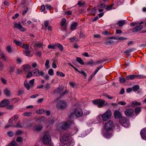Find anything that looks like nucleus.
Wrapping results in <instances>:
<instances>
[{"label": "nucleus", "instance_id": "nucleus-1", "mask_svg": "<svg viewBox=\"0 0 146 146\" xmlns=\"http://www.w3.org/2000/svg\"><path fill=\"white\" fill-rule=\"evenodd\" d=\"M42 141L43 143L46 146H52L51 143V140L49 135H45L43 137Z\"/></svg>", "mask_w": 146, "mask_h": 146}, {"label": "nucleus", "instance_id": "nucleus-2", "mask_svg": "<svg viewBox=\"0 0 146 146\" xmlns=\"http://www.w3.org/2000/svg\"><path fill=\"white\" fill-rule=\"evenodd\" d=\"M113 125L114 124L113 121L110 120L105 123L104 128L105 130L107 132L110 131L112 130Z\"/></svg>", "mask_w": 146, "mask_h": 146}, {"label": "nucleus", "instance_id": "nucleus-3", "mask_svg": "<svg viewBox=\"0 0 146 146\" xmlns=\"http://www.w3.org/2000/svg\"><path fill=\"white\" fill-rule=\"evenodd\" d=\"M105 102V101L104 100L100 98L94 100L93 101V104L95 105H97L98 107L99 108L102 107Z\"/></svg>", "mask_w": 146, "mask_h": 146}, {"label": "nucleus", "instance_id": "nucleus-4", "mask_svg": "<svg viewBox=\"0 0 146 146\" xmlns=\"http://www.w3.org/2000/svg\"><path fill=\"white\" fill-rule=\"evenodd\" d=\"M111 115V111L110 110H107L102 116V119L104 121H106L109 119Z\"/></svg>", "mask_w": 146, "mask_h": 146}, {"label": "nucleus", "instance_id": "nucleus-5", "mask_svg": "<svg viewBox=\"0 0 146 146\" xmlns=\"http://www.w3.org/2000/svg\"><path fill=\"white\" fill-rule=\"evenodd\" d=\"M21 47L25 49V50H23V52L24 54H25V55L28 56H31L30 55V51L29 49V44H23Z\"/></svg>", "mask_w": 146, "mask_h": 146}, {"label": "nucleus", "instance_id": "nucleus-6", "mask_svg": "<svg viewBox=\"0 0 146 146\" xmlns=\"http://www.w3.org/2000/svg\"><path fill=\"white\" fill-rule=\"evenodd\" d=\"M83 114V112L82 110L80 108H77L74 111V114H71L70 116V118L71 119L72 118V116L75 114L76 117H79L81 116Z\"/></svg>", "mask_w": 146, "mask_h": 146}, {"label": "nucleus", "instance_id": "nucleus-7", "mask_svg": "<svg viewBox=\"0 0 146 146\" xmlns=\"http://www.w3.org/2000/svg\"><path fill=\"white\" fill-rule=\"evenodd\" d=\"M72 123V122L70 121H68L60 123L61 125L62 128L64 130L68 129Z\"/></svg>", "mask_w": 146, "mask_h": 146}, {"label": "nucleus", "instance_id": "nucleus-8", "mask_svg": "<svg viewBox=\"0 0 146 146\" xmlns=\"http://www.w3.org/2000/svg\"><path fill=\"white\" fill-rule=\"evenodd\" d=\"M66 106L67 104L64 101L61 100L58 104L57 107L59 109H64L66 107Z\"/></svg>", "mask_w": 146, "mask_h": 146}, {"label": "nucleus", "instance_id": "nucleus-9", "mask_svg": "<svg viewBox=\"0 0 146 146\" xmlns=\"http://www.w3.org/2000/svg\"><path fill=\"white\" fill-rule=\"evenodd\" d=\"M14 25V27L17 28L19 30L22 32H25L26 31V29L23 27L20 23H15Z\"/></svg>", "mask_w": 146, "mask_h": 146}, {"label": "nucleus", "instance_id": "nucleus-10", "mask_svg": "<svg viewBox=\"0 0 146 146\" xmlns=\"http://www.w3.org/2000/svg\"><path fill=\"white\" fill-rule=\"evenodd\" d=\"M143 26L141 25H139L138 26L133 28L132 29V31L133 32H137L143 29Z\"/></svg>", "mask_w": 146, "mask_h": 146}, {"label": "nucleus", "instance_id": "nucleus-11", "mask_svg": "<svg viewBox=\"0 0 146 146\" xmlns=\"http://www.w3.org/2000/svg\"><path fill=\"white\" fill-rule=\"evenodd\" d=\"M71 136H69V134L68 133H66L64 134L62 137V139L64 142L67 141L70 138Z\"/></svg>", "mask_w": 146, "mask_h": 146}, {"label": "nucleus", "instance_id": "nucleus-12", "mask_svg": "<svg viewBox=\"0 0 146 146\" xmlns=\"http://www.w3.org/2000/svg\"><path fill=\"white\" fill-rule=\"evenodd\" d=\"M133 110L131 108L127 109L125 111L124 113L127 116H129L132 115L133 113Z\"/></svg>", "mask_w": 146, "mask_h": 146}, {"label": "nucleus", "instance_id": "nucleus-13", "mask_svg": "<svg viewBox=\"0 0 146 146\" xmlns=\"http://www.w3.org/2000/svg\"><path fill=\"white\" fill-rule=\"evenodd\" d=\"M9 104V102L7 100H4L2 101L0 104V107L2 108L7 106Z\"/></svg>", "mask_w": 146, "mask_h": 146}, {"label": "nucleus", "instance_id": "nucleus-14", "mask_svg": "<svg viewBox=\"0 0 146 146\" xmlns=\"http://www.w3.org/2000/svg\"><path fill=\"white\" fill-rule=\"evenodd\" d=\"M66 143L67 146H73L75 144V142L74 139L71 137H70V138L67 141Z\"/></svg>", "mask_w": 146, "mask_h": 146}, {"label": "nucleus", "instance_id": "nucleus-15", "mask_svg": "<svg viewBox=\"0 0 146 146\" xmlns=\"http://www.w3.org/2000/svg\"><path fill=\"white\" fill-rule=\"evenodd\" d=\"M114 117L116 118H120L121 117V114L120 112L117 110L114 111Z\"/></svg>", "mask_w": 146, "mask_h": 146}, {"label": "nucleus", "instance_id": "nucleus-16", "mask_svg": "<svg viewBox=\"0 0 146 146\" xmlns=\"http://www.w3.org/2000/svg\"><path fill=\"white\" fill-rule=\"evenodd\" d=\"M24 71L27 72L30 70L31 66L28 64L24 65L22 66Z\"/></svg>", "mask_w": 146, "mask_h": 146}, {"label": "nucleus", "instance_id": "nucleus-17", "mask_svg": "<svg viewBox=\"0 0 146 146\" xmlns=\"http://www.w3.org/2000/svg\"><path fill=\"white\" fill-rule=\"evenodd\" d=\"M137 76H136L135 75H130L126 76V80H134L135 78L137 77Z\"/></svg>", "mask_w": 146, "mask_h": 146}, {"label": "nucleus", "instance_id": "nucleus-18", "mask_svg": "<svg viewBox=\"0 0 146 146\" xmlns=\"http://www.w3.org/2000/svg\"><path fill=\"white\" fill-rule=\"evenodd\" d=\"M102 8H99L98 9V8H96V9H92L91 10V11H93V13H92V14L94 15H95V13L96 12V10H98V11L100 13L102 12L104 10L102 9Z\"/></svg>", "mask_w": 146, "mask_h": 146}, {"label": "nucleus", "instance_id": "nucleus-19", "mask_svg": "<svg viewBox=\"0 0 146 146\" xmlns=\"http://www.w3.org/2000/svg\"><path fill=\"white\" fill-rule=\"evenodd\" d=\"M33 76H39V70L37 68H35L33 71L32 72Z\"/></svg>", "mask_w": 146, "mask_h": 146}, {"label": "nucleus", "instance_id": "nucleus-20", "mask_svg": "<svg viewBox=\"0 0 146 146\" xmlns=\"http://www.w3.org/2000/svg\"><path fill=\"white\" fill-rule=\"evenodd\" d=\"M19 118V116L18 115H14L13 117L10 119L9 120V123H11V122H13V121L14 120L15 121L16 120H17Z\"/></svg>", "mask_w": 146, "mask_h": 146}, {"label": "nucleus", "instance_id": "nucleus-21", "mask_svg": "<svg viewBox=\"0 0 146 146\" xmlns=\"http://www.w3.org/2000/svg\"><path fill=\"white\" fill-rule=\"evenodd\" d=\"M78 129L77 127H74L72 128V131L70 132V134L72 135H74L78 131Z\"/></svg>", "mask_w": 146, "mask_h": 146}, {"label": "nucleus", "instance_id": "nucleus-22", "mask_svg": "<svg viewBox=\"0 0 146 146\" xmlns=\"http://www.w3.org/2000/svg\"><path fill=\"white\" fill-rule=\"evenodd\" d=\"M134 50L135 49L134 48H129L124 51V53L125 54H126L127 55H128L129 53H130L133 52Z\"/></svg>", "mask_w": 146, "mask_h": 146}, {"label": "nucleus", "instance_id": "nucleus-23", "mask_svg": "<svg viewBox=\"0 0 146 146\" xmlns=\"http://www.w3.org/2000/svg\"><path fill=\"white\" fill-rule=\"evenodd\" d=\"M128 120L125 117H121L120 119L119 122L121 125H122Z\"/></svg>", "mask_w": 146, "mask_h": 146}, {"label": "nucleus", "instance_id": "nucleus-24", "mask_svg": "<svg viewBox=\"0 0 146 146\" xmlns=\"http://www.w3.org/2000/svg\"><path fill=\"white\" fill-rule=\"evenodd\" d=\"M77 25V23L75 22L73 23L71 25V29L72 31L75 30Z\"/></svg>", "mask_w": 146, "mask_h": 146}, {"label": "nucleus", "instance_id": "nucleus-25", "mask_svg": "<svg viewBox=\"0 0 146 146\" xmlns=\"http://www.w3.org/2000/svg\"><path fill=\"white\" fill-rule=\"evenodd\" d=\"M0 56H1V58L2 59V60L4 61H6L7 59V57L5 56V55L2 52L0 53Z\"/></svg>", "mask_w": 146, "mask_h": 146}, {"label": "nucleus", "instance_id": "nucleus-26", "mask_svg": "<svg viewBox=\"0 0 146 146\" xmlns=\"http://www.w3.org/2000/svg\"><path fill=\"white\" fill-rule=\"evenodd\" d=\"M6 50L9 53H11L12 52V48L10 45H8L6 47Z\"/></svg>", "mask_w": 146, "mask_h": 146}, {"label": "nucleus", "instance_id": "nucleus-27", "mask_svg": "<svg viewBox=\"0 0 146 146\" xmlns=\"http://www.w3.org/2000/svg\"><path fill=\"white\" fill-rule=\"evenodd\" d=\"M106 5L104 3H101L98 5L96 8H104L106 7Z\"/></svg>", "mask_w": 146, "mask_h": 146}, {"label": "nucleus", "instance_id": "nucleus-28", "mask_svg": "<svg viewBox=\"0 0 146 146\" xmlns=\"http://www.w3.org/2000/svg\"><path fill=\"white\" fill-rule=\"evenodd\" d=\"M76 60L77 62H78L81 65H83L84 64L81 58L79 57H77L76 58Z\"/></svg>", "mask_w": 146, "mask_h": 146}, {"label": "nucleus", "instance_id": "nucleus-29", "mask_svg": "<svg viewBox=\"0 0 146 146\" xmlns=\"http://www.w3.org/2000/svg\"><path fill=\"white\" fill-rule=\"evenodd\" d=\"M42 127V125H36L35 127L34 130L36 131H39L41 129Z\"/></svg>", "mask_w": 146, "mask_h": 146}, {"label": "nucleus", "instance_id": "nucleus-30", "mask_svg": "<svg viewBox=\"0 0 146 146\" xmlns=\"http://www.w3.org/2000/svg\"><path fill=\"white\" fill-rule=\"evenodd\" d=\"M126 23L125 21H120L117 23L119 27H121L125 24Z\"/></svg>", "mask_w": 146, "mask_h": 146}, {"label": "nucleus", "instance_id": "nucleus-31", "mask_svg": "<svg viewBox=\"0 0 146 146\" xmlns=\"http://www.w3.org/2000/svg\"><path fill=\"white\" fill-rule=\"evenodd\" d=\"M14 42L16 45L17 46H19L21 47L22 44L21 42L16 39L14 40Z\"/></svg>", "mask_w": 146, "mask_h": 146}, {"label": "nucleus", "instance_id": "nucleus-32", "mask_svg": "<svg viewBox=\"0 0 146 146\" xmlns=\"http://www.w3.org/2000/svg\"><path fill=\"white\" fill-rule=\"evenodd\" d=\"M13 127L17 128H22L23 127L21 123L20 122L17 123L16 125L13 124Z\"/></svg>", "mask_w": 146, "mask_h": 146}, {"label": "nucleus", "instance_id": "nucleus-33", "mask_svg": "<svg viewBox=\"0 0 146 146\" xmlns=\"http://www.w3.org/2000/svg\"><path fill=\"white\" fill-rule=\"evenodd\" d=\"M48 48L56 49V44L54 45H48Z\"/></svg>", "mask_w": 146, "mask_h": 146}, {"label": "nucleus", "instance_id": "nucleus-34", "mask_svg": "<svg viewBox=\"0 0 146 146\" xmlns=\"http://www.w3.org/2000/svg\"><path fill=\"white\" fill-rule=\"evenodd\" d=\"M24 85L28 90H29V85L27 81L26 80H25L24 82Z\"/></svg>", "mask_w": 146, "mask_h": 146}, {"label": "nucleus", "instance_id": "nucleus-35", "mask_svg": "<svg viewBox=\"0 0 146 146\" xmlns=\"http://www.w3.org/2000/svg\"><path fill=\"white\" fill-rule=\"evenodd\" d=\"M66 22V19L65 18H63L62 19L60 23V24L62 26H64Z\"/></svg>", "mask_w": 146, "mask_h": 146}, {"label": "nucleus", "instance_id": "nucleus-36", "mask_svg": "<svg viewBox=\"0 0 146 146\" xmlns=\"http://www.w3.org/2000/svg\"><path fill=\"white\" fill-rule=\"evenodd\" d=\"M58 48L60 50H62L63 49V47L62 45L59 43L56 44V48Z\"/></svg>", "mask_w": 146, "mask_h": 146}, {"label": "nucleus", "instance_id": "nucleus-37", "mask_svg": "<svg viewBox=\"0 0 146 146\" xmlns=\"http://www.w3.org/2000/svg\"><path fill=\"white\" fill-rule=\"evenodd\" d=\"M79 73L81 74L82 75L84 76V78H86L87 77V74L86 73V72L84 71L83 70H80Z\"/></svg>", "mask_w": 146, "mask_h": 146}, {"label": "nucleus", "instance_id": "nucleus-38", "mask_svg": "<svg viewBox=\"0 0 146 146\" xmlns=\"http://www.w3.org/2000/svg\"><path fill=\"white\" fill-rule=\"evenodd\" d=\"M44 110L43 109H39L36 111V113L38 114H40L42 113Z\"/></svg>", "mask_w": 146, "mask_h": 146}, {"label": "nucleus", "instance_id": "nucleus-39", "mask_svg": "<svg viewBox=\"0 0 146 146\" xmlns=\"http://www.w3.org/2000/svg\"><path fill=\"white\" fill-rule=\"evenodd\" d=\"M48 74L50 76H52L54 74V70L52 69H50L48 72Z\"/></svg>", "mask_w": 146, "mask_h": 146}, {"label": "nucleus", "instance_id": "nucleus-40", "mask_svg": "<svg viewBox=\"0 0 146 146\" xmlns=\"http://www.w3.org/2000/svg\"><path fill=\"white\" fill-rule=\"evenodd\" d=\"M133 90L134 91H136L139 89V86L138 85H136L133 86Z\"/></svg>", "mask_w": 146, "mask_h": 146}, {"label": "nucleus", "instance_id": "nucleus-41", "mask_svg": "<svg viewBox=\"0 0 146 146\" xmlns=\"http://www.w3.org/2000/svg\"><path fill=\"white\" fill-rule=\"evenodd\" d=\"M129 121L128 120L127 121H126L125 123H123V124L121 125L125 127H127L129 126Z\"/></svg>", "mask_w": 146, "mask_h": 146}, {"label": "nucleus", "instance_id": "nucleus-42", "mask_svg": "<svg viewBox=\"0 0 146 146\" xmlns=\"http://www.w3.org/2000/svg\"><path fill=\"white\" fill-rule=\"evenodd\" d=\"M87 64L88 65H95V62H94L92 59H91L87 63Z\"/></svg>", "mask_w": 146, "mask_h": 146}, {"label": "nucleus", "instance_id": "nucleus-43", "mask_svg": "<svg viewBox=\"0 0 146 146\" xmlns=\"http://www.w3.org/2000/svg\"><path fill=\"white\" fill-rule=\"evenodd\" d=\"M56 75L57 76H60L61 77H64L65 76V74L62 72H60L59 71L56 72Z\"/></svg>", "mask_w": 146, "mask_h": 146}, {"label": "nucleus", "instance_id": "nucleus-44", "mask_svg": "<svg viewBox=\"0 0 146 146\" xmlns=\"http://www.w3.org/2000/svg\"><path fill=\"white\" fill-rule=\"evenodd\" d=\"M104 43L105 44L111 45L113 44L114 42L112 40H108L105 41Z\"/></svg>", "mask_w": 146, "mask_h": 146}, {"label": "nucleus", "instance_id": "nucleus-45", "mask_svg": "<svg viewBox=\"0 0 146 146\" xmlns=\"http://www.w3.org/2000/svg\"><path fill=\"white\" fill-rule=\"evenodd\" d=\"M4 91L5 94L6 96H8L10 95V92L8 89H5L4 90Z\"/></svg>", "mask_w": 146, "mask_h": 146}, {"label": "nucleus", "instance_id": "nucleus-46", "mask_svg": "<svg viewBox=\"0 0 146 146\" xmlns=\"http://www.w3.org/2000/svg\"><path fill=\"white\" fill-rule=\"evenodd\" d=\"M32 113L31 112H25L23 114V115L25 116H30L32 115Z\"/></svg>", "mask_w": 146, "mask_h": 146}, {"label": "nucleus", "instance_id": "nucleus-47", "mask_svg": "<svg viewBox=\"0 0 146 146\" xmlns=\"http://www.w3.org/2000/svg\"><path fill=\"white\" fill-rule=\"evenodd\" d=\"M85 4V3L84 1H79L77 3V4L80 6H82Z\"/></svg>", "mask_w": 146, "mask_h": 146}, {"label": "nucleus", "instance_id": "nucleus-48", "mask_svg": "<svg viewBox=\"0 0 146 146\" xmlns=\"http://www.w3.org/2000/svg\"><path fill=\"white\" fill-rule=\"evenodd\" d=\"M49 61L48 60H47L46 61V62L45 64V65L46 67V69L49 68L50 67L49 65Z\"/></svg>", "mask_w": 146, "mask_h": 146}, {"label": "nucleus", "instance_id": "nucleus-49", "mask_svg": "<svg viewBox=\"0 0 146 146\" xmlns=\"http://www.w3.org/2000/svg\"><path fill=\"white\" fill-rule=\"evenodd\" d=\"M16 142L15 141H13L11 143H9L7 146H15Z\"/></svg>", "mask_w": 146, "mask_h": 146}, {"label": "nucleus", "instance_id": "nucleus-50", "mask_svg": "<svg viewBox=\"0 0 146 146\" xmlns=\"http://www.w3.org/2000/svg\"><path fill=\"white\" fill-rule=\"evenodd\" d=\"M32 76H33V75L32 72H29L27 73L26 77L27 78H29Z\"/></svg>", "mask_w": 146, "mask_h": 146}, {"label": "nucleus", "instance_id": "nucleus-51", "mask_svg": "<svg viewBox=\"0 0 146 146\" xmlns=\"http://www.w3.org/2000/svg\"><path fill=\"white\" fill-rule=\"evenodd\" d=\"M114 5L113 4H111L107 6L106 9L107 11H109L112 9V7Z\"/></svg>", "mask_w": 146, "mask_h": 146}, {"label": "nucleus", "instance_id": "nucleus-52", "mask_svg": "<svg viewBox=\"0 0 146 146\" xmlns=\"http://www.w3.org/2000/svg\"><path fill=\"white\" fill-rule=\"evenodd\" d=\"M111 135V133L107 132L104 134V136L107 138H109L110 137Z\"/></svg>", "mask_w": 146, "mask_h": 146}, {"label": "nucleus", "instance_id": "nucleus-53", "mask_svg": "<svg viewBox=\"0 0 146 146\" xmlns=\"http://www.w3.org/2000/svg\"><path fill=\"white\" fill-rule=\"evenodd\" d=\"M117 104L119 105L124 106L126 105V103L123 101H120L118 102Z\"/></svg>", "mask_w": 146, "mask_h": 146}, {"label": "nucleus", "instance_id": "nucleus-54", "mask_svg": "<svg viewBox=\"0 0 146 146\" xmlns=\"http://www.w3.org/2000/svg\"><path fill=\"white\" fill-rule=\"evenodd\" d=\"M4 68V65L2 62L0 61V71L3 70Z\"/></svg>", "mask_w": 146, "mask_h": 146}, {"label": "nucleus", "instance_id": "nucleus-55", "mask_svg": "<svg viewBox=\"0 0 146 146\" xmlns=\"http://www.w3.org/2000/svg\"><path fill=\"white\" fill-rule=\"evenodd\" d=\"M43 44L40 42H38L36 44V45L39 48H40L42 46Z\"/></svg>", "mask_w": 146, "mask_h": 146}, {"label": "nucleus", "instance_id": "nucleus-56", "mask_svg": "<svg viewBox=\"0 0 146 146\" xmlns=\"http://www.w3.org/2000/svg\"><path fill=\"white\" fill-rule=\"evenodd\" d=\"M23 140V139L21 137H18L16 139V141L18 142H20Z\"/></svg>", "mask_w": 146, "mask_h": 146}, {"label": "nucleus", "instance_id": "nucleus-57", "mask_svg": "<svg viewBox=\"0 0 146 146\" xmlns=\"http://www.w3.org/2000/svg\"><path fill=\"white\" fill-rule=\"evenodd\" d=\"M126 78H125L123 77H120L119 78V81L121 83H123L126 81Z\"/></svg>", "mask_w": 146, "mask_h": 146}, {"label": "nucleus", "instance_id": "nucleus-58", "mask_svg": "<svg viewBox=\"0 0 146 146\" xmlns=\"http://www.w3.org/2000/svg\"><path fill=\"white\" fill-rule=\"evenodd\" d=\"M132 103L133 104H134V105H137V106H139V105H141V104L140 103H139V102H137V101H132Z\"/></svg>", "mask_w": 146, "mask_h": 146}, {"label": "nucleus", "instance_id": "nucleus-59", "mask_svg": "<svg viewBox=\"0 0 146 146\" xmlns=\"http://www.w3.org/2000/svg\"><path fill=\"white\" fill-rule=\"evenodd\" d=\"M141 110V109L140 108H136L135 110V112L136 113H138L140 112Z\"/></svg>", "mask_w": 146, "mask_h": 146}, {"label": "nucleus", "instance_id": "nucleus-60", "mask_svg": "<svg viewBox=\"0 0 146 146\" xmlns=\"http://www.w3.org/2000/svg\"><path fill=\"white\" fill-rule=\"evenodd\" d=\"M7 134L9 136L11 137L13 136L14 135L13 132L11 131L8 132Z\"/></svg>", "mask_w": 146, "mask_h": 146}, {"label": "nucleus", "instance_id": "nucleus-61", "mask_svg": "<svg viewBox=\"0 0 146 146\" xmlns=\"http://www.w3.org/2000/svg\"><path fill=\"white\" fill-rule=\"evenodd\" d=\"M46 8L50 10L51 9L53 8V7H52L51 5L49 4H47L46 5Z\"/></svg>", "mask_w": 146, "mask_h": 146}, {"label": "nucleus", "instance_id": "nucleus-62", "mask_svg": "<svg viewBox=\"0 0 146 146\" xmlns=\"http://www.w3.org/2000/svg\"><path fill=\"white\" fill-rule=\"evenodd\" d=\"M14 106L12 105H9L7 107V109L8 110H11L13 109Z\"/></svg>", "mask_w": 146, "mask_h": 146}, {"label": "nucleus", "instance_id": "nucleus-63", "mask_svg": "<svg viewBox=\"0 0 146 146\" xmlns=\"http://www.w3.org/2000/svg\"><path fill=\"white\" fill-rule=\"evenodd\" d=\"M44 72L43 71H39V76H42L44 75Z\"/></svg>", "mask_w": 146, "mask_h": 146}, {"label": "nucleus", "instance_id": "nucleus-64", "mask_svg": "<svg viewBox=\"0 0 146 146\" xmlns=\"http://www.w3.org/2000/svg\"><path fill=\"white\" fill-rule=\"evenodd\" d=\"M50 84H49L47 83L45 86V88L46 89H48L50 88Z\"/></svg>", "mask_w": 146, "mask_h": 146}]
</instances>
